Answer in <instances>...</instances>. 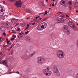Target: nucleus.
<instances>
[{
    "mask_svg": "<svg viewBox=\"0 0 78 78\" xmlns=\"http://www.w3.org/2000/svg\"><path fill=\"white\" fill-rule=\"evenodd\" d=\"M57 57L59 58L62 59L65 56V53L62 50H59L57 51Z\"/></svg>",
    "mask_w": 78,
    "mask_h": 78,
    "instance_id": "obj_1",
    "label": "nucleus"
},
{
    "mask_svg": "<svg viewBox=\"0 0 78 78\" xmlns=\"http://www.w3.org/2000/svg\"><path fill=\"white\" fill-rule=\"evenodd\" d=\"M45 61V58L42 57H37V62L38 64L42 65L44 63Z\"/></svg>",
    "mask_w": 78,
    "mask_h": 78,
    "instance_id": "obj_2",
    "label": "nucleus"
},
{
    "mask_svg": "<svg viewBox=\"0 0 78 78\" xmlns=\"http://www.w3.org/2000/svg\"><path fill=\"white\" fill-rule=\"evenodd\" d=\"M53 69H54L53 72L54 75L56 76H60V73H59V70L58 69L56 68V66H53Z\"/></svg>",
    "mask_w": 78,
    "mask_h": 78,
    "instance_id": "obj_3",
    "label": "nucleus"
},
{
    "mask_svg": "<svg viewBox=\"0 0 78 78\" xmlns=\"http://www.w3.org/2000/svg\"><path fill=\"white\" fill-rule=\"evenodd\" d=\"M22 2L21 1H17L15 3V5L16 7H17L18 8V7H21V5H22Z\"/></svg>",
    "mask_w": 78,
    "mask_h": 78,
    "instance_id": "obj_4",
    "label": "nucleus"
},
{
    "mask_svg": "<svg viewBox=\"0 0 78 78\" xmlns=\"http://www.w3.org/2000/svg\"><path fill=\"white\" fill-rule=\"evenodd\" d=\"M1 63L5 66L7 67L8 66V61L7 60H4L2 61L1 62Z\"/></svg>",
    "mask_w": 78,
    "mask_h": 78,
    "instance_id": "obj_5",
    "label": "nucleus"
},
{
    "mask_svg": "<svg viewBox=\"0 0 78 78\" xmlns=\"http://www.w3.org/2000/svg\"><path fill=\"white\" fill-rule=\"evenodd\" d=\"M43 72H44L45 75L46 76H48H48H49V74H48V73L47 72V69H43Z\"/></svg>",
    "mask_w": 78,
    "mask_h": 78,
    "instance_id": "obj_6",
    "label": "nucleus"
},
{
    "mask_svg": "<svg viewBox=\"0 0 78 78\" xmlns=\"http://www.w3.org/2000/svg\"><path fill=\"white\" fill-rule=\"evenodd\" d=\"M69 25L70 27H72L73 26V25H74L73 23L72 22V21H70L69 22Z\"/></svg>",
    "mask_w": 78,
    "mask_h": 78,
    "instance_id": "obj_7",
    "label": "nucleus"
},
{
    "mask_svg": "<svg viewBox=\"0 0 78 78\" xmlns=\"http://www.w3.org/2000/svg\"><path fill=\"white\" fill-rule=\"evenodd\" d=\"M47 72L49 74V76H50V75H51V72L49 70H50V68H47Z\"/></svg>",
    "mask_w": 78,
    "mask_h": 78,
    "instance_id": "obj_8",
    "label": "nucleus"
},
{
    "mask_svg": "<svg viewBox=\"0 0 78 78\" xmlns=\"http://www.w3.org/2000/svg\"><path fill=\"white\" fill-rule=\"evenodd\" d=\"M6 28H8V29H9V28H10V27H11V25H10V24L9 23H6Z\"/></svg>",
    "mask_w": 78,
    "mask_h": 78,
    "instance_id": "obj_9",
    "label": "nucleus"
},
{
    "mask_svg": "<svg viewBox=\"0 0 78 78\" xmlns=\"http://www.w3.org/2000/svg\"><path fill=\"white\" fill-rule=\"evenodd\" d=\"M64 32L68 35L70 34H71L70 31V30H66L64 31Z\"/></svg>",
    "mask_w": 78,
    "mask_h": 78,
    "instance_id": "obj_10",
    "label": "nucleus"
},
{
    "mask_svg": "<svg viewBox=\"0 0 78 78\" xmlns=\"http://www.w3.org/2000/svg\"><path fill=\"white\" fill-rule=\"evenodd\" d=\"M11 22H12L13 23H16L17 20L16 19H13L11 21Z\"/></svg>",
    "mask_w": 78,
    "mask_h": 78,
    "instance_id": "obj_11",
    "label": "nucleus"
},
{
    "mask_svg": "<svg viewBox=\"0 0 78 78\" xmlns=\"http://www.w3.org/2000/svg\"><path fill=\"white\" fill-rule=\"evenodd\" d=\"M23 34H24L23 33L21 34H20L19 36V37L20 38H21V37H22L23 36Z\"/></svg>",
    "mask_w": 78,
    "mask_h": 78,
    "instance_id": "obj_12",
    "label": "nucleus"
},
{
    "mask_svg": "<svg viewBox=\"0 0 78 78\" xmlns=\"http://www.w3.org/2000/svg\"><path fill=\"white\" fill-rule=\"evenodd\" d=\"M1 30L2 31H4L5 30V28L3 26L1 27Z\"/></svg>",
    "mask_w": 78,
    "mask_h": 78,
    "instance_id": "obj_13",
    "label": "nucleus"
},
{
    "mask_svg": "<svg viewBox=\"0 0 78 78\" xmlns=\"http://www.w3.org/2000/svg\"><path fill=\"white\" fill-rule=\"evenodd\" d=\"M71 28H72L74 30H77V27L75 26V24Z\"/></svg>",
    "mask_w": 78,
    "mask_h": 78,
    "instance_id": "obj_14",
    "label": "nucleus"
},
{
    "mask_svg": "<svg viewBox=\"0 0 78 78\" xmlns=\"http://www.w3.org/2000/svg\"><path fill=\"white\" fill-rule=\"evenodd\" d=\"M57 20H58V21H59V22H58V23H60V22H61V18H56Z\"/></svg>",
    "mask_w": 78,
    "mask_h": 78,
    "instance_id": "obj_15",
    "label": "nucleus"
},
{
    "mask_svg": "<svg viewBox=\"0 0 78 78\" xmlns=\"http://www.w3.org/2000/svg\"><path fill=\"white\" fill-rule=\"evenodd\" d=\"M12 47H13V44H12L11 46L10 47V48H7V51H10V50H11V48H12Z\"/></svg>",
    "mask_w": 78,
    "mask_h": 78,
    "instance_id": "obj_16",
    "label": "nucleus"
},
{
    "mask_svg": "<svg viewBox=\"0 0 78 78\" xmlns=\"http://www.w3.org/2000/svg\"><path fill=\"white\" fill-rule=\"evenodd\" d=\"M60 3L61 5H62V4H65V1H62V0L60 2Z\"/></svg>",
    "mask_w": 78,
    "mask_h": 78,
    "instance_id": "obj_17",
    "label": "nucleus"
},
{
    "mask_svg": "<svg viewBox=\"0 0 78 78\" xmlns=\"http://www.w3.org/2000/svg\"><path fill=\"white\" fill-rule=\"evenodd\" d=\"M26 11L27 12H28V13H31V11L29 9H27Z\"/></svg>",
    "mask_w": 78,
    "mask_h": 78,
    "instance_id": "obj_18",
    "label": "nucleus"
},
{
    "mask_svg": "<svg viewBox=\"0 0 78 78\" xmlns=\"http://www.w3.org/2000/svg\"><path fill=\"white\" fill-rule=\"evenodd\" d=\"M39 5H40L41 6H42L44 5V4L41 2H39Z\"/></svg>",
    "mask_w": 78,
    "mask_h": 78,
    "instance_id": "obj_19",
    "label": "nucleus"
},
{
    "mask_svg": "<svg viewBox=\"0 0 78 78\" xmlns=\"http://www.w3.org/2000/svg\"><path fill=\"white\" fill-rule=\"evenodd\" d=\"M35 53H34V52L33 54L30 55L29 56V58H30V57H32V56H34V55Z\"/></svg>",
    "mask_w": 78,
    "mask_h": 78,
    "instance_id": "obj_20",
    "label": "nucleus"
},
{
    "mask_svg": "<svg viewBox=\"0 0 78 78\" xmlns=\"http://www.w3.org/2000/svg\"><path fill=\"white\" fill-rule=\"evenodd\" d=\"M74 5L75 6V7H77V6H78V3L76 2L75 3Z\"/></svg>",
    "mask_w": 78,
    "mask_h": 78,
    "instance_id": "obj_21",
    "label": "nucleus"
},
{
    "mask_svg": "<svg viewBox=\"0 0 78 78\" xmlns=\"http://www.w3.org/2000/svg\"><path fill=\"white\" fill-rule=\"evenodd\" d=\"M64 30H67V29H68L67 26H64L63 27Z\"/></svg>",
    "mask_w": 78,
    "mask_h": 78,
    "instance_id": "obj_22",
    "label": "nucleus"
},
{
    "mask_svg": "<svg viewBox=\"0 0 78 78\" xmlns=\"http://www.w3.org/2000/svg\"><path fill=\"white\" fill-rule=\"evenodd\" d=\"M66 19H65L61 18V22H66Z\"/></svg>",
    "mask_w": 78,
    "mask_h": 78,
    "instance_id": "obj_23",
    "label": "nucleus"
},
{
    "mask_svg": "<svg viewBox=\"0 0 78 78\" xmlns=\"http://www.w3.org/2000/svg\"><path fill=\"white\" fill-rule=\"evenodd\" d=\"M11 30H12V31H16V28H15L14 27H12L11 28Z\"/></svg>",
    "mask_w": 78,
    "mask_h": 78,
    "instance_id": "obj_24",
    "label": "nucleus"
},
{
    "mask_svg": "<svg viewBox=\"0 0 78 78\" xmlns=\"http://www.w3.org/2000/svg\"><path fill=\"white\" fill-rule=\"evenodd\" d=\"M26 38L28 41H30V38L28 36H27Z\"/></svg>",
    "mask_w": 78,
    "mask_h": 78,
    "instance_id": "obj_25",
    "label": "nucleus"
},
{
    "mask_svg": "<svg viewBox=\"0 0 78 78\" xmlns=\"http://www.w3.org/2000/svg\"><path fill=\"white\" fill-rule=\"evenodd\" d=\"M68 4L69 5H72L73 3H72V2H71V1H69L68 2Z\"/></svg>",
    "mask_w": 78,
    "mask_h": 78,
    "instance_id": "obj_26",
    "label": "nucleus"
},
{
    "mask_svg": "<svg viewBox=\"0 0 78 78\" xmlns=\"http://www.w3.org/2000/svg\"><path fill=\"white\" fill-rule=\"evenodd\" d=\"M3 42V38L2 37H0V43Z\"/></svg>",
    "mask_w": 78,
    "mask_h": 78,
    "instance_id": "obj_27",
    "label": "nucleus"
},
{
    "mask_svg": "<svg viewBox=\"0 0 78 78\" xmlns=\"http://www.w3.org/2000/svg\"><path fill=\"white\" fill-rule=\"evenodd\" d=\"M63 5V6H64V7H66V8L68 7V5H67V4H65L64 5Z\"/></svg>",
    "mask_w": 78,
    "mask_h": 78,
    "instance_id": "obj_28",
    "label": "nucleus"
},
{
    "mask_svg": "<svg viewBox=\"0 0 78 78\" xmlns=\"http://www.w3.org/2000/svg\"><path fill=\"white\" fill-rule=\"evenodd\" d=\"M48 13V14H51L52 13V11L51 10H49Z\"/></svg>",
    "mask_w": 78,
    "mask_h": 78,
    "instance_id": "obj_29",
    "label": "nucleus"
},
{
    "mask_svg": "<svg viewBox=\"0 0 78 78\" xmlns=\"http://www.w3.org/2000/svg\"><path fill=\"white\" fill-rule=\"evenodd\" d=\"M37 30H41V28L39 27V26H38L37 27Z\"/></svg>",
    "mask_w": 78,
    "mask_h": 78,
    "instance_id": "obj_30",
    "label": "nucleus"
},
{
    "mask_svg": "<svg viewBox=\"0 0 78 78\" xmlns=\"http://www.w3.org/2000/svg\"><path fill=\"white\" fill-rule=\"evenodd\" d=\"M13 53H14V50H12L11 52V55H12V54H13Z\"/></svg>",
    "mask_w": 78,
    "mask_h": 78,
    "instance_id": "obj_31",
    "label": "nucleus"
},
{
    "mask_svg": "<svg viewBox=\"0 0 78 78\" xmlns=\"http://www.w3.org/2000/svg\"><path fill=\"white\" fill-rule=\"evenodd\" d=\"M4 54V52L3 51H2L1 53H0V55H3Z\"/></svg>",
    "mask_w": 78,
    "mask_h": 78,
    "instance_id": "obj_32",
    "label": "nucleus"
},
{
    "mask_svg": "<svg viewBox=\"0 0 78 78\" xmlns=\"http://www.w3.org/2000/svg\"><path fill=\"white\" fill-rule=\"evenodd\" d=\"M9 1L10 2H14L15 1V0H9Z\"/></svg>",
    "mask_w": 78,
    "mask_h": 78,
    "instance_id": "obj_33",
    "label": "nucleus"
},
{
    "mask_svg": "<svg viewBox=\"0 0 78 78\" xmlns=\"http://www.w3.org/2000/svg\"><path fill=\"white\" fill-rule=\"evenodd\" d=\"M47 11H46L45 12L44 14V15L45 16V14H47Z\"/></svg>",
    "mask_w": 78,
    "mask_h": 78,
    "instance_id": "obj_34",
    "label": "nucleus"
},
{
    "mask_svg": "<svg viewBox=\"0 0 78 78\" xmlns=\"http://www.w3.org/2000/svg\"><path fill=\"white\" fill-rule=\"evenodd\" d=\"M41 28H44V25L41 26Z\"/></svg>",
    "mask_w": 78,
    "mask_h": 78,
    "instance_id": "obj_35",
    "label": "nucleus"
},
{
    "mask_svg": "<svg viewBox=\"0 0 78 78\" xmlns=\"http://www.w3.org/2000/svg\"><path fill=\"white\" fill-rule=\"evenodd\" d=\"M3 36H6V33L5 32L3 33Z\"/></svg>",
    "mask_w": 78,
    "mask_h": 78,
    "instance_id": "obj_36",
    "label": "nucleus"
},
{
    "mask_svg": "<svg viewBox=\"0 0 78 78\" xmlns=\"http://www.w3.org/2000/svg\"><path fill=\"white\" fill-rule=\"evenodd\" d=\"M23 33V32H22L21 30H20L19 32V34H21L22 33Z\"/></svg>",
    "mask_w": 78,
    "mask_h": 78,
    "instance_id": "obj_37",
    "label": "nucleus"
},
{
    "mask_svg": "<svg viewBox=\"0 0 78 78\" xmlns=\"http://www.w3.org/2000/svg\"><path fill=\"white\" fill-rule=\"evenodd\" d=\"M31 21L32 22H34L36 21V20H32Z\"/></svg>",
    "mask_w": 78,
    "mask_h": 78,
    "instance_id": "obj_38",
    "label": "nucleus"
},
{
    "mask_svg": "<svg viewBox=\"0 0 78 78\" xmlns=\"http://www.w3.org/2000/svg\"><path fill=\"white\" fill-rule=\"evenodd\" d=\"M29 32V31H27L26 32H25V34H28V33Z\"/></svg>",
    "mask_w": 78,
    "mask_h": 78,
    "instance_id": "obj_39",
    "label": "nucleus"
},
{
    "mask_svg": "<svg viewBox=\"0 0 78 78\" xmlns=\"http://www.w3.org/2000/svg\"><path fill=\"white\" fill-rule=\"evenodd\" d=\"M20 28H18L17 29V31H20Z\"/></svg>",
    "mask_w": 78,
    "mask_h": 78,
    "instance_id": "obj_40",
    "label": "nucleus"
},
{
    "mask_svg": "<svg viewBox=\"0 0 78 78\" xmlns=\"http://www.w3.org/2000/svg\"><path fill=\"white\" fill-rule=\"evenodd\" d=\"M12 33H16V30L13 31L12 32Z\"/></svg>",
    "mask_w": 78,
    "mask_h": 78,
    "instance_id": "obj_41",
    "label": "nucleus"
},
{
    "mask_svg": "<svg viewBox=\"0 0 78 78\" xmlns=\"http://www.w3.org/2000/svg\"><path fill=\"white\" fill-rule=\"evenodd\" d=\"M9 42H10V41L9 40L8 41H7V43L8 44H9Z\"/></svg>",
    "mask_w": 78,
    "mask_h": 78,
    "instance_id": "obj_42",
    "label": "nucleus"
},
{
    "mask_svg": "<svg viewBox=\"0 0 78 78\" xmlns=\"http://www.w3.org/2000/svg\"><path fill=\"white\" fill-rule=\"evenodd\" d=\"M16 73H17V74H19V72L17 71L16 72Z\"/></svg>",
    "mask_w": 78,
    "mask_h": 78,
    "instance_id": "obj_43",
    "label": "nucleus"
},
{
    "mask_svg": "<svg viewBox=\"0 0 78 78\" xmlns=\"http://www.w3.org/2000/svg\"><path fill=\"white\" fill-rule=\"evenodd\" d=\"M13 37L14 38H16V36L15 35H13Z\"/></svg>",
    "mask_w": 78,
    "mask_h": 78,
    "instance_id": "obj_44",
    "label": "nucleus"
},
{
    "mask_svg": "<svg viewBox=\"0 0 78 78\" xmlns=\"http://www.w3.org/2000/svg\"><path fill=\"white\" fill-rule=\"evenodd\" d=\"M28 29V27H27L25 28V30H27V29Z\"/></svg>",
    "mask_w": 78,
    "mask_h": 78,
    "instance_id": "obj_45",
    "label": "nucleus"
},
{
    "mask_svg": "<svg viewBox=\"0 0 78 78\" xmlns=\"http://www.w3.org/2000/svg\"><path fill=\"white\" fill-rule=\"evenodd\" d=\"M36 23H32V25H34V24H35Z\"/></svg>",
    "mask_w": 78,
    "mask_h": 78,
    "instance_id": "obj_46",
    "label": "nucleus"
},
{
    "mask_svg": "<svg viewBox=\"0 0 78 78\" xmlns=\"http://www.w3.org/2000/svg\"><path fill=\"white\" fill-rule=\"evenodd\" d=\"M14 40V38H12L10 39L11 41H13Z\"/></svg>",
    "mask_w": 78,
    "mask_h": 78,
    "instance_id": "obj_47",
    "label": "nucleus"
},
{
    "mask_svg": "<svg viewBox=\"0 0 78 78\" xmlns=\"http://www.w3.org/2000/svg\"><path fill=\"white\" fill-rule=\"evenodd\" d=\"M44 26H45V27H47V23H45Z\"/></svg>",
    "mask_w": 78,
    "mask_h": 78,
    "instance_id": "obj_48",
    "label": "nucleus"
},
{
    "mask_svg": "<svg viewBox=\"0 0 78 78\" xmlns=\"http://www.w3.org/2000/svg\"><path fill=\"white\" fill-rule=\"evenodd\" d=\"M29 26H30V24H28L27 25V27H28Z\"/></svg>",
    "mask_w": 78,
    "mask_h": 78,
    "instance_id": "obj_49",
    "label": "nucleus"
},
{
    "mask_svg": "<svg viewBox=\"0 0 78 78\" xmlns=\"http://www.w3.org/2000/svg\"><path fill=\"white\" fill-rule=\"evenodd\" d=\"M66 17H69V16H68V15L66 14Z\"/></svg>",
    "mask_w": 78,
    "mask_h": 78,
    "instance_id": "obj_50",
    "label": "nucleus"
},
{
    "mask_svg": "<svg viewBox=\"0 0 78 78\" xmlns=\"http://www.w3.org/2000/svg\"><path fill=\"white\" fill-rule=\"evenodd\" d=\"M13 59V57H11L10 58V59H11V60H12V59Z\"/></svg>",
    "mask_w": 78,
    "mask_h": 78,
    "instance_id": "obj_51",
    "label": "nucleus"
},
{
    "mask_svg": "<svg viewBox=\"0 0 78 78\" xmlns=\"http://www.w3.org/2000/svg\"><path fill=\"white\" fill-rule=\"evenodd\" d=\"M19 25V23H16V25H15V26H17V25Z\"/></svg>",
    "mask_w": 78,
    "mask_h": 78,
    "instance_id": "obj_52",
    "label": "nucleus"
},
{
    "mask_svg": "<svg viewBox=\"0 0 78 78\" xmlns=\"http://www.w3.org/2000/svg\"><path fill=\"white\" fill-rule=\"evenodd\" d=\"M69 8L70 9H72V7L70 6H69Z\"/></svg>",
    "mask_w": 78,
    "mask_h": 78,
    "instance_id": "obj_53",
    "label": "nucleus"
},
{
    "mask_svg": "<svg viewBox=\"0 0 78 78\" xmlns=\"http://www.w3.org/2000/svg\"><path fill=\"white\" fill-rule=\"evenodd\" d=\"M46 20L45 19H45H44V20H42V21H43V22H44V21H45V20Z\"/></svg>",
    "mask_w": 78,
    "mask_h": 78,
    "instance_id": "obj_54",
    "label": "nucleus"
},
{
    "mask_svg": "<svg viewBox=\"0 0 78 78\" xmlns=\"http://www.w3.org/2000/svg\"><path fill=\"white\" fill-rule=\"evenodd\" d=\"M3 47L6 48V45H3Z\"/></svg>",
    "mask_w": 78,
    "mask_h": 78,
    "instance_id": "obj_55",
    "label": "nucleus"
},
{
    "mask_svg": "<svg viewBox=\"0 0 78 78\" xmlns=\"http://www.w3.org/2000/svg\"><path fill=\"white\" fill-rule=\"evenodd\" d=\"M62 17H64V15H62Z\"/></svg>",
    "mask_w": 78,
    "mask_h": 78,
    "instance_id": "obj_56",
    "label": "nucleus"
},
{
    "mask_svg": "<svg viewBox=\"0 0 78 78\" xmlns=\"http://www.w3.org/2000/svg\"><path fill=\"white\" fill-rule=\"evenodd\" d=\"M0 10H1V12H3V10L2 9H1Z\"/></svg>",
    "mask_w": 78,
    "mask_h": 78,
    "instance_id": "obj_57",
    "label": "nucleus"
},
{
    "mask_svg": "<svg viewBox=\"0 0 78 78\" xmlns=\"http://www.w3.org/2000/svg\"><path fill=\"white\" fill-rule=\"evenodd\" d=\"M45 19H46V20H47V19H48V17H47Z\"/></svg>",
    "mask_w": 78,
    "mask_h": 78,
    "instance_id": "obj_58",
    "label": "nucleus"
},
{
    "mask_svg": "<svg viewBox=\"0 0 78 78\" xmlns=\"http://www.w3.org/2000/svg\"><path fill=\"white\" fill-rule=\"evenodd\" d=\"M3 18H2V19L3 20H5V17L3 16Z\"/></svg>",
    "mask_w": 78,
    "mask_h": 78,
    "instance_id": "obj_59",
    "label": "nucleus"
},
{
    "mask_svg": "<svg viewBox=\"0 0 78 78\" xmlns=\"http://www.w3.org/2000/svg\"><path fill=\"white\" fill-rule=\"evenodd\" d=\"M21 58H22V59H23V58H24V56H22L21 57Z\"/></svg>",
    "mask_w": 78,
    "mask_h": 78,
    "instance_id": "obj_60",
    "label": "nucleus"
},
{
    "mask_svg": "<svg viewBox=\"0 0 78 78\" xmlns=\"http://www.w3.org/2000/svg\"><path fill=\"white\" fill-rule=\"evenodd\" d=\"M2 59H3L2 58H0V61H2Z\"/></svg>",
    "mask_w": 78,
    "mask_h": 78,
    "instance_id": "obj_61",
    "label": "nucleus"
},
{
    "mask_svg": "<svg viewBox=\"0 0 78 78\" xmlns=\"http://www.w3.org/2000/svg\"><path fill=\"white\" fill-rule=\"evenodd\" d=\"M76 76H77V77H78V73L76 74Z\"/></svg>",
    "mask_w": 78,
    "mask_h": 78,
    "instance_id": "obj_62",
    "label": "nucleus"
},
{
    "mask_svg": "<svg viewBox=\"0 0 78 78\" xmlns=\"http://www.w3.org/2000/svg\"><path fill=\"white\" fill-rule=\"evenodd\" d=\"M62 13V12H59L58 13L59 14H61Z\"/></svg>",
    "mask_w": 78,
    "mask_h": 78,
    "instance_id": "obj_63",
    "label": "nucleus"
},
{
    "mask_svg": "<svg viewBox=\"0 0 78 78\" xmlns=\"http://www.w3.org/2000/svg\"><path fill=\"white\" fill-rule=\"evenodd\" d=\"M3 3L4 5H5V1H4L3 2Z\"/></svg>",
    "mask_w": 78,
    "mask_h": 78,
    "instance_id": "obj_64",
    "label": "nucleus"
}]
</instances>
